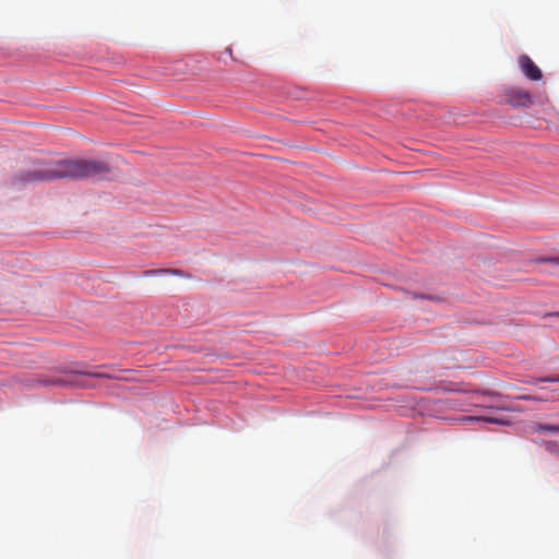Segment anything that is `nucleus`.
I'll list each match as a JSON object with an SVG mask.
<instances>
[{
    "instance_id": "obj_9",
    "label": "nucleus",
    "mask_w": 559,
    "mask_h": 559,
    "mask_svg": "<svg viewBox=\"0 0 559 559\" xmlns=\"http://www.w3.org/2000/svg\"><path fill=\"white\" fill-rule=\"evenodd\" d=\"M486 421H489V423H498L497 419H493V418H487Z\"/></svg>"
},
{
    "instance_id": "obj_8",
    "label": "nucleus",
    "mask_w": 559,
    "mask_h": 559,
    "mask_svg": "<svg viewBox=\"0 0 559 559\" xmlns=\"http://www.w3.org/2000/svg\"><path fill=\"white\" fill-rule=\"evenodd\" d=\"M150 274H157V273H173V274H176V275H179L180 272L178 270H167V269H163V270H153V271H150L148 272Z\"/></svg>"
},
{
    "instance_id": "obj_1",
    "label": "nucleus",
    "mask_w": 559,
    "mask_h": 559,
    "mask_svg": "<svg viewBox=\"0 0 559 559\" xmlns=\"http://www.w3.org/2000/svg\"><path fill=\"white\" fill-rule=\"evenodd\" d=\"M110 173V166L103 160L85 158H29L26 166L17 171L13 181L21 185L60 179L103 178Z\"/></svg>"
},
{
    "instance_id": "obj_4",
    "label": "nucleus",
    "mask_w": 559,
    "mask_h": 559,
    "mask_svg": "<svg viewBox=\"0 0 559 559\" xmlns=\"http://www.w3.org/2000/svg\"><path fill=\"white\" fill-rule=\"evenodd\" d=\"M532 431L535 433H558L559 432V425H551V424H535L532 427Z\"/></svg>"
},
{
    "instance_id": "obj_2",
    "label": "nucleus",
    "mask_w": 559,
    "mask_h": 559,
    "mask_svg": "<svg viewBox=\"0 0 559 559\" xmlns=\"http://www.w3.org/2000/svg\"><path fill=\"white\" fill-rule=\"evenodd\" d=\"M504 103L512 107H527L532 104V95L523 88H508L504 92Z\"/></svg>"
},
{
    "instance_id": "obj_3",
    "label": "nucleus",
    "mask_w": 559,
    "mask_h": 559,
    "mask_svg": "<svg viewBox=\"0 0 559 559\" xmlns=\"http://www.w3.org/2000/svg\"><path fill=\"white\" fill-rule=\"evenodd\" d=\"M519 66L523 74L532 81H539L543 78L542 70L534 63V61L527 56L522 55L519 57Z\"/></svg>"
},
{
    "instance_id": "obj_6",
    "label": "nucleus",
    "mask_w": 559,
    "mask_h": 559,
    "mask_svg": "<svg viewBox=\"0 0 559 559\" xmlns=\"http://www.w3.org/2000/svg\"><path fill=\"white\" fill-rule=\"evenodd\" d=\"M537 382H559V374L556 377L538 378L535 381H533L532 383H537Z\"/></svg>"
},
{
    "instance_id": "obj_7",
    "label": "nucleus",
    "mask_w": 559,
    "mask_h": 559,
    "mask_svg": "<svg viewBox=\"0 0 559 559\" xmlns=\"http://www.w3.org/2000/svg\"><path fill=\"white\" fill-rule=\"evenodd\" d=\"M537 261H538V262H542V263H551V264L559 265V257H555V258H542V259H538Z\"/></svg>"
},
{
    "instance_id": "obj_10",
    "label": "nucleus",
    "mask_w": 559,
    "mask_h": 559,
    "mask_svg": "<svg viewBox=\"0 0 559 559\" xmlns=\"http://www.w3.org/2000/svg\"><path fill=\"white\" fill-rule=\"evenodd\" d=\"M90 374L92 376V373H90ZM93 376H95V377H105V376H104V374H102V373H93Z\"/></svg>"
},
{
    "instance_id": "obj_5",
    "label": "nucleus",
    "mask_w": 559,
    "mask_h": 559,
    "mask_svg": "<svg viewBox=\"0 0 559 559\" xmlns=\"http://www.w3.org/2000/svg\"><path fill=\"white\" fill-rule=\"evenodd\" d=\"M544 445L547 452L559 456V443L557 441H545Z\"/></svg>"
},
{
    "instance_id": "obj_11",
    "label": "nucleus",
    "mask_w": 559,
    "mask_h": 559,
    "mask_svg": "<svg viewBox=\"0 0 559 559\" xmlns=\"http://www.w3.org/2000/svg\"><path fill=\"white\" fill-rule=\"evenodd\" d=\"M524 400H536L535 397L524 396Z\"/></svg>"
}]
</instances>
